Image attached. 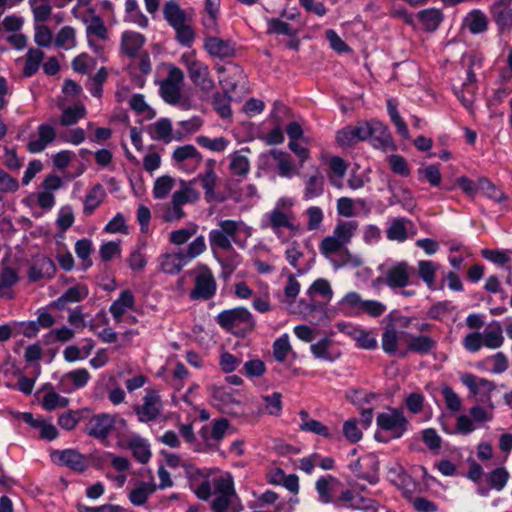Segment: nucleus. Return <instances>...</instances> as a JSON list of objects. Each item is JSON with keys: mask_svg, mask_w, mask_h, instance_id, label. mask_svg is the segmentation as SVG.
Instances as JSON below:
<instances>
[{"mask_svg": "<svg viewBox=\"0 0 512 512\" xmlns=\"http://www.w3.org/2000/svg\"><path fill=\"white\" fill-rule=\"evenodd\" d=\"M203 235L196 237L186 249H178L173 253H164L159 256V269L166 274H177L182 268L206 250Z\"/></svg>", "mask_w": 512, "mask_h": 512, "instance_id": "obj_1", "label": "nucleus"}, {"mask_svg": "<svg viewBox=\"0 0 512 512\" xmlns=\"http://www.w3.org/2000/svg\"><path fill=\"white\" fill-rule=\"evenodd\" d=\"M216 322L222 329L237 337H245L254 330L256 325L253 315L245 307L220 312L216 316Z\"/></svg>", "mask_w": 512, "mask_h": 512, "instance_id": "obj_2", "label": "nucleus"}, {"mask_svg": "<svg viewBox=\"0 0 512 512\" xmlns=\"http://www.w3.org/2000/svg\"><path fill=\"white\" fill-rule=\"evenodd\" d=\"M180 60L186 67L190 80L200 90L209 92L215 87L208 65L198 60L193 53L182 54Z\"/></svg>", "mask_w": 512, "mask_h": 512, "instance_id": "obj_3", "label": "nucleus"}, {"mask_svg": "<svg viewBox=\"0 0 512 512\" xmlns=\"http://www.w3.org/2000/svg\"><path fill=\"white\" fill-rule=\"evenodd\" d=\"M376 422L381 430L390 432L393 439L402 437L408 429V420L403 411L399 409L378 414Z\"/></svg>", "mask_w": 512, "mask_h": 512, "instance_id": "obj_4", "label": "nucleus"}, {"mask_svg": "<svg viewBox=\"0 0 512 512\" xmlns=\"http://www.w3.org/2000/svg\"><path fill=\"white\" fill-rule=\"evenodd\" d=\"M239 222L234 220H223L219 222V229H213L209 232V241L212 249L220 248L229 250L232 248V240L235 239Z\"/></svg>", "mask_w": 512, "mask_h": 512, "instance_id": "obj_5", "label": "nucleus"}, {"mask_svg": "<svg viewBox=\"0 0 512 512\" xmlns=\"http://www.w3.org/2000/svg\"><path fill=\"white\" fill-rule=\"evenodd\" d=\"M216 289L217 283L211 270L204 266L195 278L194 288L190 291L189 297L191 300H209L215 295Z\"/></svg>", "mask_w": 512, "mask_h": 512, "instance_id": "obj_6", "label": "nucleus"}, {"mask_svg": "<svg viewBox=\"0 0 512 512\" xmlns=\"http://www.w3.org/2000/svg\"><path fill=\"white\" fill-rule=\"evenodd\" d=\"M490 14L499 32L512 31V0H496L490 7Z\"/></svg>", "mask_w": 512, "mask_h": 512, "instance_id": "obj_7", "label": "nucleus"}, {"mask_svg": "<svg viewBox=\"0 0 512 512\" xmlns=\"http://www.w3.org/2000/svg\"><path fill=\"white\" fill-rule=\"evenodd\" d=\"M114 416L107 413H100L90 418L84 432L90 437L104 440L114 427Z\"/></svg>", "mask_w": 512, "mask_h": 512, "instance_id": "obj_8", "label": "nucleus"}, {"mask_svg": "<svg viewBox=\"0 0 512 512\" xmlns=\"http://www.w3.org/2000/svg\"><path fill=\"white\" fill-rule=\"evenodd\" d=\"M217 72L219 74L226 73L219 80L220 85L225 91L233 93L240 85L245 84L246 75L242 67L237 64L230 63L228 66H219L217 67Z\"/></svg>", "mask_w": 512, "mask_h": 512, "instance_id": "obj_9", "label": "nucleus"}, {"mask_svg": "<svg viewBox=\"0 0 512 512\" xmlns=\"http://www.w3.org/2000/svg\"><path fill=\"white\" fill-rule=\"evenodd\" d=\"M407 349L400 351V357H406L408 352L427 355L434 351L437 347V341L428 335H410L406 339Z\"/></svg>", "mask_w": 512, "mask_h": 512, "instance_id": "obj_10", "label": "nucleus"}, {"mask_svg": "<svg viewBox=\"0 0 512 512\" xmlns=\"http://www.w3.org/2000/svg\"><path fill=\"white\" fill-rule=\"evenodd\" d=\"M412 271L413 269L406 262L396 263L386 271L385 283L390 288H403L409 284Z\"/></svg>", "mask_w": 512, "mask_h": 512, "instance_id": "obj_11", "label": "nucleus"}, {"mask_svg": "<svg viewBox=\"0 0 512 512\" xmlns=\"http://www.w3.org/2000/svg\"><path fill=\"white\" fill-rule=\"evenodd\" d=\"M461 382L469 389L470 394L476 396L483 393L490 401V394L496 389V385L493 381L485 378H477V376L471 373H464L460 378Z\"/></svg>", "mask_w": 512, "mask_h": 512, "instance_id": "obj_12", "label": "nucleus"}, {"mask_svg": "<svg viewBox=\"0 0 512 512\" xmlns=\"http://www.w3.org/2000/svg\"><path fill=\"white\" fill-rule=\"evenodd\" d=\"M339 486H341V482L332 475L320 477L315 483L318 500L322 504H333Z\"/></svg>", "mask_w": 512, "mask_h": 512, "instance_id": "obj_13", "label": "nucleus"}, {"mask_svg": "<svg viewBox=\"0 0 512 512\" xmlns=\"http://www.w3.org/2000/svg\"><path fill=\"white\" fill-rule=\"evenodd\" d=\"M51 457L53 460L57 457L60 465L77 472H83L87 468L85 457L75 449L57 450L51 454Z\"/></svg>", "mask_w": 512, "mask_h": 512, "instance_id": "obj_14", "label": "nucleus"}, {"mask_svg": "<svg viewBox=\"0 0 512 512\" xmlns=\"http://www.w3.org/2000/svg\"><path fill=\"white\" fill-rule=\"evenodd\" d=\"M7 263L8 258H3L0 271V298L6 297L12 299L14 296L8 290L19 282L20 277L18 269L9 266Z\"/></svg>", "mask_w": 512, "mask_h": 512, "instance_id": "obj_15", "label": "nucleus"}, {"mask_svg": "<svg viewBox=\"0 0 512 512\" xmlns=\"http://www.w3.org/2000/svg\"><path fill=\"white\" fill-rule=\"evenodd\" d=\"M143 400V404L135 408L139 421H152L158 416L160 412V398L155 391L151 390L147 392Z\"/></svg>", "mask_w": 512, "mask_h": 512, "instance_id": "obj_16", "label": "nucleus"}, {"mask_svg": "<svg viewBox=\"0 0 512 512\" xmlns=\"http://www.w3.org/2000/svg\"><path fill=\"white\" fill-rule=\"evenodd\" d=\"M37 130L38 138L30 140L27 144V150L30 153L42 152L56 138V131L51 125L41 124Z\"/></svg>", "mask_w": 512, "mask_h": 512, "instance_id": "obj_17", "label": "nucleus"}, {"mask_svg": "<svg viewBox=\"0 0 512 512\" xmlns=\"http://www.w3.org/2000/svg\"><path fill=\"white\" fill-rule=\"evenodd\" d=\"M204 48L211 56L218 58H229L235 54L233 44L218 37L206 38Z\"/></svg>", "mask_w": 512, "mask_h": 512, "instance_id": "obj_18", "label": "nucleus"}, {"mask_svg": "<svg viewBox=\"0 0 512 512\" xmlns=\"http://www.w3.org/2000/svg\"><path fill=\"white\" fill-rule=\"evenodd\" d=\"M160 95L162 99L170 105H179L184 110L191 108L190 100L182 97L180 86H176L172 83H161Z\"/></svg>", "mask_w": 512, "mask_h": 512, "instance_id": "obj_19", "label": "nucleus"}, {"mask_svg": "<svg viewBox=\"0 0 512 512\" xmlns=\"http://www.w3.org/2000/svg\"><path fill=\"white\" fill-rule=\"evenodd\" d=\"M368 141L376 148L387 146L392 138L388 128L376 120L369 121Z\"/></svg>", "mask_w": 512, "mask_h": 512, "instance_id": "obj_20", "label": "nucleus"}, {"mask_svg": "<svg viewBox=\"0 0 512 512\" xmlns=\"http://www.w3.org/2000/svg\"><path fill=\"white\" fill-rule=\"evenodd\" d=\"M88 296V289L85 285H76L69 288L62 296L56 299L51 306L64 310L69 303H77L82 301Z\"/></svg>", "mask_w": 512, "mask_h": 512, "instance_id": "obj_21", "label": "nucleus"}, {"mask_svg": "<svg viewBox=\"0 0 512 512\" xmlns=\"http://www.w3.org/2000/svg\"><path fill=\"white\" fill-rule=\"evenodd\" d=\"M145 43V37L137 32L126 31L121 37V51L134 58Z\"/></svg>", "mask_w": 512, "mask_h": 512, "instance_id": "obj_22", "label": "nucleus"}, {"mask_svg": "<svg viewBox=\"0 0 512 512\" xmlns=\"http://www.w3.org/2000/svg\"><path fill=\"white\" fill-rule=\"evenodd\" d=\"M163 16L168 24L174 28L184 22H191L186 12L175 1H168L163 7Z\"/></svg>", "mask_w": 512, "mask_h": 512, "instance_id": "obj_23", "label": "nucleus"}, {"mask_svg": "<svg viewBox=\"0 0 512 512\" xmlns=\"http://www.w3.org/2000/svg\"><path fill=\"white\" fill-rule=\"evenodd\" d=\"M135 305V298L133 293L126 289L120 293L118 299H116L110 306L109 311L113 318L120 322L123 314L127 309H132Z\"/></svg>", "mask_w": 512, "mask_h": 512, "instance_id": "obj_24", "label": "nucleus"}, {"mask_svg": "<svg viewBox=\"0 0 512 512\" xmlns=\"http://www.w3.org/2000/svg\"><path fill=\"white\" fill-rule=\"evenodd\" d=\"M329 170L327 172L330 183L338 188L342 186L341 180L346 174L347 164L339 156H333L328 161Z\"/></svg>", "mask_w": 512, "mask_h": 512, "instance_id": "obj_25", "label": "nucleus"}, {"mask_svg": "<svg viewBox=\"0 0 512 512\" xmlns=\"http://www.w3.org/2000/svg\"><path fill=\"white\" fill-rule=\"evenodd\" d=\"M106 197V192L101 184L94 185L87 193L84 200L83 213L86 216L93 214L95 209L101 205Z\"/></svg>", "mask_w": 512, "mask_h": 512, "instance_id": "obj_26", "label": "nucleus"}, {"mask_svg": "<svg viewBox=\"0 0 512 512\" xmlns=\"http://www.w3.org/2000/svg\"><path fill=\"white\" fill-rule=\"evenodd\" d=\"M464 26L472 34L483 33L488 28V18L482 11L475 9L465 17Z\"/></svg>", "mask_w": 512, "mask_h": 512, "instance_id": "obj_27", "label": "nucleus"}, {"mask_svg": "<svg viewBox=\"0 0 512 512\" xmlns=\"http://www.w3.org/2000/svg\"><path fill=\"white\" fill-rule=\"evenodd\" d=\"M324 182V176L318 171L307 177L303 194L304 199L310 200L321 196L324 192Z\"/></svg>", "mask_w": 512, "mask_h": 512, "instance_id": "obj_28", "label": "nucleus"}, {"mask_svg": "<svg viewBox=\"0 0 512 512\" xmlns=\"http://www.w3.org/2000/svg\"><path fill=\"white\" fill-rule=\"evenodd\" d=\"M127 447L132 451L133 457L142 464L149 461L151 451L149 444L139 436L132 437L127 444Z\"/></svg>", "mask_w": 512, "mask_h": 512, "instance_id": "obj_29", "label": "nucleus"}, {"mask_svg": "<svg viewBox=\"0 0 512 512\" xmlns=\"http://www.w3.org/2000/svg\"><path fill=\"white\" fill-rule=\"evenodd\" d=\"M194 181L185 182L181 181V189L175 191L172 199L175 200L177 205H184L186 203H193L199 199V192L192 186Z\"/></svg>", "mask_w": 512, "mask_h": 512, "instance_id": "obj_30", "label": "nucleus"}, {"mask_svg": "<svg viewBox=\"0 0 512 512\" xmlns=\"http://www.w3.org/2000/svg\"><path fill=\"white\" fill-rule=\"evenodd\" d=\"M230 94V92L223 90V92H216L213 95V108L221 118H229L232 114L230 106L232 97Z\"/></svg>", "mask_w": 512, "mask_h": 512, "instance_id": "obj_31", "label": "nucleus"}, {"mask_svg": "<svg viewBox=\"0 0 512 512\" xmlns=\"http://www.w3.org/2000/svg\"><path fill=\"white\" fill-rule=\"evenodd\" d=\"M347 334L356 341L360 348L374 349L377 346L376 339L369 331L357 327H350Z\"/></svg>", "mask_w": 512, "mask_h": 512, "instance_id": "obj_32", "label": "nucleus"}, {"mask_svg": "<svg viewBox=\"0 0 512 512\" xmlns=\"http://www.w3.org/2000/svg\"><path fill=\"white\" fill-rule=\"evenodd\" d=\"M211 397L215 403V405L225 409L231 404H239L240 401H238L234 396V391L229 390L225 387H217L213 386L211 388Z\"/></svg>", "mask_w": 512, "mask_h": 512, "instance_id": "obj_33", "label": "nucleus"}, {"mask_svg": "<svg viewBox=\"0 0 512 512\" xmlns=\"http://www.w3.org/2000/svg\"><path fill=\"white\" fill-rule=\"evenodd\" d=\"M157 486L150 482H140L139 486L131 490L129 500L135 506H141L146 503L149 495L153 494Z\"/></svg>", "mask_w": 512, "mask_h": 512, "instance_id": "obj_34", "label": "nucleus"}, {"mask_svg": "<svg viewBox=\"0 0 512 512\" xmlns=\"http://www.w3.org/2000/svg\"><path fill=\"white\" fill-rule=\"evenodd\" d=\"M229 426V421L226 418H219L214 420L211 429L203 427L200 431V435L204 440H208V435L210 433L211 439L218 442L223 439Z\"/></svg>", "mask_w": 512, "mask_h": 512, "instance_id": "obj_35", "label": "nucleus"}, {"mask_svg": "<svg viewBox=\"0 0 512 512\" xmlns=\"http://www.w3.org/2000/svg\"><path fill=\"white\" fill-rule=\"evenodd\" d=\"M418 18L426 31L433 32L442 21V13L437 9H426L418 13Z\"/></svg>", "mask_w": 512, "mask_h": 512, "instance_id": "obj_36", "label": "nucleus"}, {"mask_svg": "<svg viewBox=\"0 0 512 512\" xmlns=\"http://www.w3.org/2000/svg\"><path fill=\"white\" fill-rule=\"evenodd\" d=\"M44 58L43 51L39 49L30 48L26 54L25 65L23 68V75L25 77L33 76L39 69V66Z\"/></svg>", "mask_w": 512, "mask_h": 512, "instance_id": "obj_37", "label": "nucleus"}, {"mask_svg": "<svg viewBox=\"0 0 512 512\" xmlns=\"http://www.w3.org/2000/svg\"><path fill=\"white\" fill-rule=\"evenodd\" d=\"M270 155L277 162L279 175L283 177H291L294 171V166L290 155L278 149H272L270 151Z\"/></svg>", "mask_w": 512, "mask_h": 512, "instance_id": "obj_38", "label": "nucleus"}, {"mask_svg": "<svg viewBox=\"0 0 512 512\" xmlns=\"http://www.w3.org/2000/svg\"><path fill=\"white\" fill-rule=\"evenodd\" d=\"M269 226L274 230H278L280 228H287L289 230H295V226L291 222V217L284 213L278 207H275L269 214Z\"/></svg>", "mask_w": 512, "mask_h": 512, "instance_id": "obj_39", "label": "nucleus"}, {"mask_svg": "<svg viewBox=\"0 0 512 512\" xmlns=\"http://www.w3.org/2000/svg\"><path fill=\"white\" fill-rule=\"evenodd\" d=\"M199 180L202 188L205 190V199L210 202L215 199V186L217 182V175L212 168L207 169L204 174H199L193 181Z\"/></svg>", "mask_w": 512, "mask_h": 512, "instance_id": "obj_40", "label": "nucleus"}, {"mask_svg": "<svg viewBox=\"0 0 512 512\" xmlns=\"http://www.w3.org/2000/svg\"><path fill=\"white\" fill-rule=\"evenodd\" d=\"M437 265L432 261L421 260L418 262V275L426 283L429 289H435V273Z\"/></svg>", "mask_w": 512, "mask_h": 512, "instance_id": "obj_41", "label": "nucleus"}, {"mask_svg": "<svg viewBox=\"0 0 512 512\" xmlns=\"http://www.w3.org/2000/svg\"><path fill=\"white\" fill-rule=\"evenodd\" d=\"M357 229V223L354 221L339 222L333 231V236L343 245L350 242L354 232Z\"/></svg>", "mask_w": 512, "mask_h": 512, "instance_id": "obj_42", "label": "nucleus"}, {"mask_svg": "<svg viewBox=\"0 0 512 512\" xmlns=\"http://www.w3.org/2000/svg\"><path fill=\"white\" fill-rule=\"evenodd\" d=\"M482 337L484 346L492 349L499 348L504 341L501 325L495 322L490 330L485 331Z\"/></svg>", "mask_w": 512, "mask_h": 512, "instance_id": "obj_43", "label": "nucleus"}, {"mask_svg": "<svg viewBox=\"0 0 512 512\" xmlns=\"http://www.w3.org/2000/svg\"><path fill=\"white\" fill-rule=\"evenodd\" d=\"M356 496L354 493L345 489L342 490L337 497H335L333 505L337 508L346 507L350 509H368L369 505L365 504H355Z\"/></svg>", "mask_w": 512, "mask_h": 512, "instance_id": "obj_44", "label": "nucleus"}, {"mask_svg": "<svg viewBox=\"0 0 512 512\" xmlns=\"http://www.w3.org/2000/svg\"><path fill=\"white\" fill-rule=\"evenodd\" d=\"M54 43L59 48L70 49L76 45L75 30L71 26L62 27L54 40Z\"/></svg>", "mask_w": 512, "mask_h": 512, "instance_id": "obj_45", "label": "nucleus"}, {"mask_svg": "<svg viewBox=\"0 0 512 512\" xmlns=\"http://www.w3.org/2000/svg\"><path fill=\"white\" fill-rule=\"evenodd\" d=\"M86 115V109L83 105H76L67 107L63 110L60 123L62 126H71L76 124L80 119Z\"/></svg>", "mask_w": 512, "mask_h": 512, "instance_id": "obj_46", "label": "nucleus"}, {"mask_svg": "<svg viewBox=\"0 0 512 512\" xmlns=\"http://www.w3.org/2000/svg\"><path fill=\"white\" fill-rule=\"evenodd\" d=\"M92 252V242L89 239L83 238L75 243V253L82 261L83 269L86 270L92 266L90 254Z\"/></svg>", "mask_w": 512, "mask_h": 512, "instance_id": "obj_47", "label": "nucleus"}, {"mask_svg": "<svg viewBox=\"0 0 512 512\" xmlns=\"http://www.w3.org/2000/svg\"><path fill=\"white\" fill-rule=\"evenodd\" d=\"M175 30V39L182 46L190 47L195 39V32L191 22H184L173 28Z\"/></svg>", "mask_w": 512, "mask_h": 512, "instance_id": "obj_48", "label": "nucleus"}, {"mask_svg": "<svg viewBox=\"0 0 512 512\" xmlns=\"http://www.w3.org/2000/svg\"><path fill=\"white\" fill-rule=\"evenodd\" d=\"M268 34L286 35L294 37L297 34V30L293 29L290 24L284 22L278 18H271L268 20Z\"/></svg>", "mask_w": 512, "mask_h": 512, "instance_id": "obj_49", "label": "nucleus"}, {"mask_svg": "<svg viewBox=\"0 0 512 512\" xmlns=\"http://www.w3.org/2000/svg\"><path fill=\"white\" fill-rule=\"evenodd\" d=\"M198 231V226L196 224H191L190 226L178 230H174L169 235V241L174 245H183L188 240L194 236Z\"/></svg>", "mask_w": 512, "mask_h": 512, "instance_id": "obj_50", "label": "nucleus"}, {"mask_svg": "<svg viewBox=\"0 0 512 512\" xmlns=\"http://www.w3.org/2000/svg\"><path fill=\"white\" fill-rule=\"evenodd\" d=\"M229 169L234 175L246 176L250 169L248 158L239 154L238 152H234L231 155Z\"/></svg>", "mask_w": 512, "mask_h": 512, "instance_id": "obj_51", "label": "nucleus"}, {"mask_svg": "<svg viewBox=\"0 0 512 512\" xmlns=\"http://www.w3.org/2000/svg\"><path fill=\"white\" fill-rule=\"evenodd\" d=\"M173 159L176 162H183L187 159H194L196 163H200L202 161V155L193 145L188 144L176 148L173 152Z\"/></svg>", "mask_w": 512, "mask_h": 512, "instance_id": "obj_52", "label": "nucleus"}, {"mask_svg": "<svg viewBox=\"0 0 512 512\" xmlns=\"http://www.w3.org/2000/svg\"><path fill=\"white\" fill-rule=\"evenodd\" d=\"M398 333L392 326L387 327L382 334V349L392 355L397 352Z\"/></svg>", "mask_w": 512, "mask_h": 512, "instance_id": "obj_53", "label": "nucleus"}, {"mask_svg": "<svg viewBox=\"0 0 512 512\" xmlns=\"http://www.w3.org/2000/svg\"><path fill=\"white\" fill-rule=\"evenodd\" d=\"M481 256L498 266H505L511 260L509 250L482 249Z\"/></svg>", "mask_w": 512, "mask_h": 512, "instance_id": "obj_54", "label": "nucleus"}, {"mask_svg": "<svg viewBox=\"0 0 512 512\" xmlns=\"http://www.w3.org/2000/svg\"><path fill=\"white\" fill-rule=\"evenodd\" d=\"M69 404V399L66 397L60 396L56 392H48L44 395L42 400V406L47 411H52L58 407L64 408Z\"/></svg>", "mask_w": 512, "mask_h": 512, "instance_id": "obj_55", "label": "nucleus"}, {"mask_svg": "<svg viewBox=\"0 0 512 512\" xmlns=\"http://www.w3.org/2000/svg\"><path fill=\"white\" fill-rule=\"evenodd\" d=\"M174 185V179L168 175L159 177L153 188V195L156 199H164L171 191Z\"/></svg>", "mask_w": 512, "mask_h": 512, "instance_id": "obj_56", "label": "nucleus"}, {"mask_svg": "<svg viewBox=\"0 0 512 512\" xmlns=\"http://www.w3.org/2000/svg\"><path fill=\"white\" fill-rule=\"evenodd\" d=\"M508 478L509 473L503 467L494 469L487 476L490 486L498 491L502 490L505 487Z\"/></svg>", "mask_w": 512, "mask_h": 512, "instance_id": "obj_57", "label": "nucleus"}, {"mask_svg": "<svg viewBox=\"0 0 512 512\" xmlns=\"http://www.w3.org/2000/svg\"><path fill=\"white\" fill-rule=\"evenodd\" d=\"M387 238L389 240L404 241L407 238V229L404 219H395L387 229Z\"/></svg>", "mask_w": 512, "mask_h": 512, "instance_id": "obj_58", "label": "nucleus"}, {"mask_svg": "<svg viewBox=\"0 0 512 512\" xmlns=\"http://www.w3.org/2000/svg\"><path fill=\"white\" fill-rule=\"evenodd\" d=\"M82 412L80 410H69L58 418V424L65 430H73L81 420Z\"/></svg>", "mask_w": 512, "mask_h": 512, "instance_id": "obj_59", "label": "nucleus"}, {"mask_svg": "<svg viewBox=\"0 0 512 512\" xmlns=\"http://www.w3.org/2000/svg\"><path fill=\"white\" fill-rule=\"evenodd\" d=\"M390 169L397 175L407 177L410 175V168L406 159L398 154H392L388 158Z\"/></svg>", "mask_w": 512, "mask_h": 512, "instance_id": "obj_60", "label": "nucleus"}, {"mask_svg": "<svg viewBox=\"0 0 512 512\" xmlns=\"http://www.w3.org/2000/svg\"><path fill=\"white\" fill-rule=\"evenodd\" d=\"M478 189H480L483 193H485L489 198L501 202L506 200L507 197L503 192L496 189L494 184L487 178H480L478 181Z\"/></svg>", "mask_w": 512, "mask_h": 512, "instance_id": "obj_61", "label": "nucleus"}, {"mask_svg": "<svg viewBox=\"0 0 512 512\" xmlns=\"http://www.w3.org/2000/svg\"><path fill=\"white\" fill-rule=\"evenodd\" d=\"M291 351V345L287 335L276 339L273 343V356L276 361L283 362Z\"/></svg>", "mask_w": 512, "mask_h": 512, "instance_id": "obj_62", "label": "nucleus"}, {"mask_svg": "<svg viewBox=\"0 0 512 512\" xmlns=\"http://www.w3.org/2000/svg\"><path fill=\"white\" fill-rule=\"evenodd\" d=\"M130 107L135 112L139 114L146 113V117L148 119H152L155 117L156 113L154 109L150 108L147 103L145 102L144 96L142 94H135L130 99Z\"/></svg>", "mask_w": 512, "mask_h": 512, "instance_id": "obj_63", "label": "nucleus"}, {"mask_svg": "<svg viewBox=\"0 0 512 512\" xmlns=\"http://www.w3.org/2000/svg\"><path fill=\"white\" fill-rule=\"evenodd\" d=\"M343 434L350 443H357L361 440L363 434L357 425L355 418L349 419L343 424Z\"/></svg>", "mask_w": 512, "mask_h": 512, "instance_id": "obj_64", "label": "nucleus"}]
</instances>
